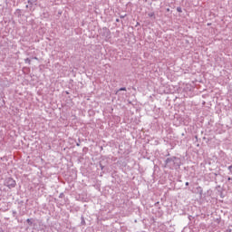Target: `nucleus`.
<instances>
[{
	"label": "nucleus",
	"instance_id": "f03ea898",
	"mask_svg": "<svg viewBox=\"0 0 232 232\" xmlns=\"http://www.w3.org/2000/svg\"><path fill=\"white\" fill-rule=\"evenodd\" d=\"M24 63H25L26 64H32V60H30L29 58H26V59L24 60Z\"/></svg>",
	"mask_w": 232,
	"mask_h": 232
},
{
	"label": "nucleus",
	"instance_id": "20e7f679",
	"mask_svg": "<svg viewBox=\"0 0 232 232\" xmlns=\"http://www.w3.org/2000/svg\"><path fill=\"white\" fill-rule=\"evenodd\" d=\"M177 12H179V14H181V12H182V8L178 7V8H177Z\"/></svg>",
	"mask_w": 232,
	"mask_h": 232
},
{
	"label": "nucleus",
	"instance_id": "423d86ee",
	"mask_svg": "<svg viewBox=\"0 0 232 232\" xmlns=\"http://www.w3.org/2000/svg\"><path fill=\"white\" fill-rule=\"evenodd\" d=\"M228 169H230V171H232V165L228 167Z\"/></svg>",
	"mask_w": 232,
	"mask_h": 232
},
{
	"label": "nucleus",
	"instance_id": "39448f33",
	"mask_svg": "<svg viewBox=\"0 0 232 232\" xmlns=\"http://www.w3.org/2000/svg\"><path fill=\"white\" fill-rule=\"evenodd\" d=\"M26 222H27L28 224H32V221L30 220V218H28V219L26 220Z\"/></svg>",
	"mask_w": 232,
	"mask_h": 232
},
{
	"label": "nucleus",
	"instance_id": "f257e3e1",
	"mask_svg": "<svg viewBox=\"0 0 232 232\" xmlns=\"http://www.w3.org/2000/svg\"><path fill=\"white\" fill-rule=\"evenodd\" d=\"M6 186H7V188H15V186H17V183L15 182V180L14 179L9 178V179H7Z\"/></svg>",
	"mask_w": 232,
	"mask_h": 232
},
{
	"label": "nucleus",
	"instance_id": "7ed1b4c3",
	"mask_svg": "<svg viewBox=\"0 0 232 232\" xmlns=\"http://www.w3.org/2000/svg\"><path fill=\"white\" fill-rule=\"evenodd\" d=\"M119 92H126V87H122V88L119 89Z\"/></svg>",
	"mask_w": 232,
	"mask_h": 232
},
{
	"label": "nucleus",
	"instance_id": "6e6552de",
	"mask_svg": "<svg viewBox=\"0 0 232 232\" xmlns=\"http://www.w3.org/2000/svg\"><path fill=\"white\" fill-rule=\"evenodd\" d=\"M34 60H35V61H37V60H38V58H37V57H34Z\"/></svg>",
	"mask_w": 232,
	"mask_h": 232
},
{
	"label": "nucleus",
	"instance_id": "0eeeda50",
	"mask_svg": "<svg viewBox=\"0 0 232 232\" xmlns=\"http://www.w3.org/2000/svg\"><path fill=\"white\" fill-rule=\"evenodd\" d=\"M186 186H189V182H186Z\"/></svg>",
	"mask_w": 232,
	"mask_h": 232
}]
</instances>
